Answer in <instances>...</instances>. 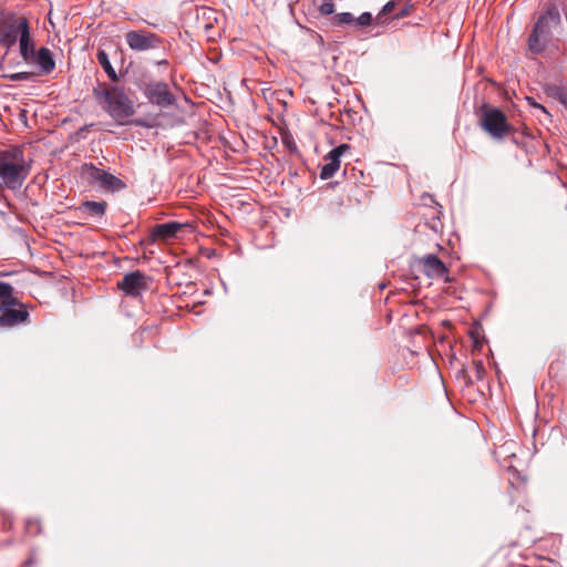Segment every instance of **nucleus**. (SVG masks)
Returning <instances> with one entry per match:
<instances>
[{
  "label": "nucleus",
  "mask_w": 567,
  "mask_h": 567,
  "mask_svg": "<svg viewBox=\"0 0 567 567\" xmlns=\"http://www.w3.org/2000/svg\"><path fill=\"white\" fill-rule=\"evenodd\" d=\"M93 96L101 107L120 124L134 114V104L123 89L100 83L93 89Z\"/></svg>",
  "instance_id": "f257e3e1"
},
{
  "label": "nucleus",
  "mask_w": 567,
  "mask_h": 567,
  "mask_svg": "<svg viewBox=\"0 0 567 567\" xmlns=\"http://www.w3.org/2000/svg\"><path fill=\"white\" fill-rule=\"evenodd\" d=\"M30 173L23 151L13 146L0 150V177L9 189H19Z\"/></svg>",
  "instance_id": "f03ea898"
},
{
  "label": "nucleus",
  "mask_w": 567,
  "mask_h": 567,
  "mask_svg": "<svg viewBox=\"0 0 567 567\" xmlns=\"http://www.w3.org/2000/svg\"><path fill=\"white\" fill-rule=\"evenodd\" d=\"M398 1H388L379 11L375 18L370 12H363L359 17H354L350 12H342L334 14L331 18V23L336 27H367L371 24H385L392 19H398L406 14V10L402 9L396 11Z\"/></svg>",
  "instance_id": "7ed1b4c3"
},
{
  "label": "nucleus",
  "mask_w": 567,
  "mask_h": 567,
  "mask_svg": "<svg viewBox=\"0 0 567 567\" xmlns=\"http://www.w3.org/2000/svg\"><path fill=\"white\" fill-rule=\"evenodd\" d=\"M19 39L20 54L27 64L35 65L40 74H50L55 69V61L48 48L37 49L33 38Z\"/></svg>",
  "instance_id": "20e7f679"
},
{
  "label": "nucleus",
  "mask_w": 567,
  "mask_h": 567,
  "mask_svg": "<svg viewBox=\"0 0 567 567\" xmlns=\"http://www.w3.org/2000/svg\"><path fill=\"white\" fill-rule=\"evenodd\" d=\"M480 124L494 138H503L512 130L505 113L488 104H483L480 109Z\"/></svg>",
  "instance_id": "39448f33"
},
{
  "label": "nucleus",
  "mask_w": 567,
  "mask_h": 567,
  "mask_svg": "<svg viewBox=\"0 0 567 567\" xmlns=\"http://www.w3.org/2000/svg\"><path fill=\"white\" fill-rule=\"evenodd\" d=\"M217 22V12L208 7L196 9L194 13H189L185 18L186 35H199L209 33L215 29Z\"/></svg>",
  "instance_id": "423d86ee"
},
{
  "label": "nucleus",
  "mask_w": 567,
  "mask_h": 567,
  "mask_svg": "<svg viewBox=\"0 0 567 567\" xmlns=\"http://www.w3.org/2000/svg\"><path fill=\"white\" fill-rule=\"evenodd\" d=\"M561 30V17L557 6L553 2H547L530 35H553Z\"/></svg>",
  "instance_id": "0eeeda50"
},
{
  "label": "nucleus",
  "mask_w": 567,
  "mask_h": 567,
  "mask_svg": "<svg viewBox=\"0 0 567 567\" xmlns=\"http://www.w3.org/2000/svg\"><path fill=\"white\" fill-rule=\"evenodd\" d=\"M82 171L91 184H96L101 188L111 192H118L125 188V183L122 179L104 169L95 167L93 164H84Z\"/></svg>",
  "instance_id": "6e6552de"
},
{
  "label": "nucleus",
  "mask_w": 567,
  "mask_h": 567,
  "mask_svg": "<svg viewBox=\"0 0 567 567\" xmlns=\"http://www.w3.org/2000/svg\"><path fill=\"white\" fill-rule=\"evenodd\" d=\"M0 35H30L29 20L17 12L1 10Z\"/></svg>",
  "instance_id": "1a4fd4ad"
},
{
  "label": "nucleus",
  "mask_w": 567,
  "mask_h": 567,
  "mask_svg": "<svg viewBox=\"0 0 567 567\" xmlns=\"http://www.w3.org/2000/svg\"><path fill=\"white\" fill-rule=\"evenodd\" d=\"M144 94L150 100L161 107H168L175 103V97L171 93L168 85L164 82L148 83L144 89Z\"/></svg>",
  "instance_id": "9d476101"
},
{
  "label": "nucleus",
  "mask_w": 567,
  "mask_h": 567,
  "mask_svg": "<svg viewBox=\"0 0 567 567\" xmlns=\"http://www.w3.org/2000/svg\"><path fill=\"white\" fill-rule=\"evenodd\" d=\"M117 288L127 296L137 297L147 289V277L140 270L132 271L123 277Z\"/></svg>",
  "instance_id": "9b49d317"
},
{
  "label": "nucleus",
  "mask_w": 567,
  "mask_h": 567,
  "mask_svg": "<svg viewBox=\"0 0 567 567\" xmlns=\"http://www.w3.org/2000/svg\"><path fill=\"white\" fill-rule=\"evenodd\" d=\"M419 264L422 265L423 272L429 278H444L446 282L450 281L447 277L449 269L437 256L426 255L419 259Z\"/></svg>",
  "instance_id": "f8f14e48"
},
{
  "label": "nucleus",
  "mask_w": 567,
  "mask_h": 567,
  "mask_svg": "<svg viewBox=\"0 0 567 567\" xmlns=\"http://www.w3.org/2000/svg\"><path fill=\"white\" fill-rule=\"evenodd\" d=\"M348 151H350V145L341 144L331 150L324 156L323 159L326 163L321 167L320 172L321 179H329L336 174V172L340 168V157Z\"/></svg>",
  "instance_id": "ddd939ff"
},
{
  "label": "nucleus",
  "mask_w": 567,
  "mask_h": 567,
  "mask_svg": "<svg viewBox=\"0 0 567 567\" xmlns=\"http://www.w3.org/2000/svg\"><path fill=\"white\" fill-rule=\"evenodd\" d=\"M107 50H113L114 52H116V45L111 41L104 42L97 50L96 59L103 68V70L106 72L107 76L115 82L117 81V74L110 62Z\"/></svg>",
  "instance_id": "4468645a"
},
{
  "label": "nucleus",
  "mask_w": 567,
  "mask_h": 567,
  "mask_svg": "<svg viewBox=\"0 0 567 567\" xmlns=\"http://www.w3.org/2000/svg\"><path fill=\"white\" fill-rule=\"evenodd\" d=\"M183 227L182 224L177 221H169L165 224L155 225L151 230L152 239L155 240H168L174 238L178 230Z\"/></svg>",
  "instance_id": "2eb2a0df"
},
{
  "label": "nucleus",
  "mask_w": 567,
  "mask_h": 567,
  "mask_svg": "<svg viewBox=\"0 0 567 567\" xmlns=\"http://www.w3.org/2000/svg\"><path fill=\"white\" fill-rule=\"evenodd\" d=\"M4 311L0 316V326L12 327L27 321L29 313L25 309L3 308Z\"/></svg>",
  "instance_id": "dca6fc26"
},
{
  "label": "nucleus",
  "mask_w": 567,
  "mask_h": 567,
  "mask_svg": "<svg viewBox=\"0 0 567 567\" xmlns=\"http://www.w3.org/2000/svg\"><path fill=\"white\" fill-rule=\"evenodd\" d=\"M107 203L104 200H86L79 206V210L93 217H102L106 212Z\"/></svg>",
  "instance_id": "f3484780"
},
{
  "label": "nucleus",
  "mask_w": 567,
  "mask_h": 567,
  "mask_svg": "<svg viewBox=\"0 0 567 567\" xmlns=\"http://www.w3.org/2000/svg\"><path fill=\"white\" fill-rule=\"evenodd\" d=\"M11 306H21V303L13 297V287L10 284L0 281V308Z\"/></svg>",
  "instance_id": "a211bd4d"
},
{
  "label": "nucleus",
  "mask_w": 567,
  "mask_h": 567,
  "mask_svg": "<svg viewBox=\"0 0 567 567\" xmlns=\"http://www.w3.org/2000/svg\"><path fill=\"white\" fill-rule=\"evenodd\" d=\"M128 45L136 51H145L158 47L161 38H127Z\"/></svg>",
  "instance_id": "6ab92c4d"
},
{
  "label": "nucleus",
  "mask_w": 567,
  "mask_h": 567,
  "mask_svg": "<svg viewBox=\"0 0 567 567\" xmlns=\"http://www.w3.org/2000/svg\"><path fill=\"white\" fill-rule=\"evenodd\" d=\"M546 47L547 38H528L527 49L532 55L542 53Z\"/></svg>",
  "instance_id": "aec40b11"
},
{
  "label": "nucleus",
  "mask_w": 567,
  "mask_h": 567,
  "mask_svg": "<svg viewBox=\"0 0 567 567\" xmlns=\"http://www.w3.org/2000/svg\"><path fill=\"white\" fill-rule=\"evenodd\" d=\"M474 378L476 381H482L486 374V370L484 368L482 360H475L473 361V368H472Z\"/></svg>",
  "instance_id": "412c9836"
},
{
  "label": "nucleus",
  "mask_w": 567,
  "mask_h": 567,
  "mask_svg": "<svg viewBox=\"0 0 567 567\" xmlns=\"http://www.w3.org/2000/svg\"><path fill=\"white\" fill-rule=\"evenodd\" d=\"M318 10H319L320 14H322V16H331L334 12L333 0H320Z\"/></svg>",
  "instance_id": "4be33fe9"
},
{
  "label": "nucleus",
  "mask_w": 567,
  "mask_h": 567,
  "mask_svg": "<svg viewBox=\"0 0 567 567\" xmlns=\"http://www.w3.org/2000/svg\"><path fill=\"white\" fill-rule=\"evenodd\" d=\"M37 74L33 72H18L6 75L11 81H33Z\"/></svg>",
  "instance_id": "5701e85b"
},
{
  "label": "nucleus",
  "mask_w": 567,
  "mask_h": 567,
  "mask_svg": "<svg viewBox=\"0 0 567 567\" xmlns=\"http://www.w3.org/2000/svg\"><path fill=\"white\" fill-rule=\"evenodd\" d=\"M28 533L38 534L41 530V523L38 518H29L25 523Z\"/></svg>",
  "instance_id": "b1692460"
},
{
  "label": "nucleus",
  "mask_w": 567,
  "mask_h": 567,
  "mask_svg": "<svg viewBox=\"0 0 567 567\" xmlns=\"http://www.w3.org/2000/svg\"><path fill=\"white\" fill-rule=\"evenodd\" d=\"M555 96L558 99V101L567 106V86L563 87H556L555 89Z\"/></svg>",
  "instance_id": "393cba45"
},
{
  "label": "nucleus",
  "mask_w": 567,
  "mask_h": 567,
  "mask_svg": "<svg viewBox=\"0 0 567 567\" xmlns=\"http://www.w3.org/2000/svg\"><path fill=\"white\" fill-rule=\"evenodd\" d=\"M17 38H7V37H3L0 39V43H2L3 45L10 48L11 45L14 44Z\"/></svg>",
  "instance_id": "a878e982"
},
{
  "label": "nucleus",
  "mask_w": 567,
  "mask_h": 567,
  "mask_svg": "<svg viewBox=\"0 0 567 567\" xmlns=\"http://www.w3.org/2000/svg\"><path fill=\"white\" fill-rule=\"evenodd\" d=\"M481 347H482V343L476 339V340L474 341V348H475V349H477V350H480V349H481Z\"/></svg>",
  "instance_id": "bb28decb"
},
{
  "label": "nucleus",
  "mask_w": 567,
  "mask_h": 567,
  "mask_svg": "<svg viewBox=\"0 0 567 567\" xmlns=\"http://www.w3.org/2000/svg\"><path fill=\"white\" fill-rule=\"evenodd\" d=\"M126 35L133 37V35H142V34L138 33L137 31H130L126 33Z\"/></svg>",
  "instance_id": "cd10ccee"
},
{
  "label": "nucleus",
  "mask_w": 567,
  "mask_h": 567,
  "mask_svg": "<svg viewBox=\"0 0 567 567\" xmlns=\"http://www.w3.org/2000/svg\"><path fill=\"white\" fill-rule=\"evenodd\" d=\"M535 106H537V107L542 109V111H544V112H545V107H543L542 105H537V104H535Z\"/></svg>",
  "instance_id": "c85d7f7f"
}]
</instances>
